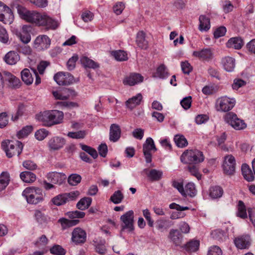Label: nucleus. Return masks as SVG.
Segmentation results:
<instances>
[{
	"label": "nucleus",
	"mask_w": 255,
	"mask_h": 255,
	"mask_svg": "<svg viewBox=\"0 0 255 255\" xmlns=\"http://www.w3.org/2000/svg\"><path fill=\"white\" fill-rule=\"evenodd\" d=\"M51 41L45 35L38 36L34 41V47L38 50H44L50 46Z\"/></svg>",
	"instance_id": "obj_14"
},
{
	"label": "nucleus",
	"mask_w": 255,
	"mask_h": 255,
	"mask_svg": "<svg viewBox=\"0 0 255 255\" xmlns=\"http://www.w3.org/2000/svg\"><path fill=\"white\" fill-rule=\"evenodd\" d=\"M142 99V96L141 94H138L136 96L129 99L126 102V105L128 108L132 109L139 105Z\"/></svg>",
	"instance_id": "obj_31"
},
{
	"label": "nucleus",
	"mask_w": 255,
	"mask_h": 255,
	"mask_svg": "<svg viewBox=\"0 0 255 255\" xmlns=\"http://www.w3.org/2000/svg\"><path fill=\"white\" fill-rule=\"evenodd\" d=\"M184 191L185 193L184 197L187 196H194L196 194V190L194 184L193 183L187 184L184 189Z\"/></svg>",
	"instance_id": "obj_41"
},
{
	"label": "nucleus",
	"mask_w": 255,
	"mask_h": 255,
	"mask_svg": "<svg viewBox=\"0 0 255 255\" xmlns=\"http://www.w3.org/2000/svg\"><path fill=\"white\" fill-rule=\"evenodd\" d=\"M79 194V192L78 191L60 194L53 197L51 199V202L56 206H61L68 202L76 200Z\"/></svg>",
	"instance_id": "obj_6"
},
{
	"label": "nucleus",
	"mask_w": 255,
	"mask_h": 255,
	"mask_svg": "<svg viewBox=\"0 0 255 255\" xmlns=\"http://www.w3.org/2000/svg\"><path fill=\"white\" fill-rule=\"evenodd\" d=\"M242 175L244 178L248 182H252L254 180V174L248 165L243 164L242 166Z\"/></svg>",
	"instance_id": "obj_28"
},
{
	"label": "nucleus",
	"mask_w": 255,
	"mask_h": 255,
	"mask_svg": "<svg viewBox=\"0 0 255 255\" xmlns=\"http://www.w3.org/2000/svg\"><path fill=\"white\" fill-rule=\"evenodd\" d=\"M4 75L5 80L8 82L9 87L15 89L20 87L21 82L16 76L9 72H5Z\"/></svg>",
	"instance_id": "obj_23"
},
{
	"label": "nucleus",
	"mask_w": 255,
	"mask_h": 255,
	"mask_svg": "<svg viewBox=\"0 0 255 255\" xmlns=\"http://www.w3.org/2000/svg\"><path fill=\"white\" fill-rule=\"evenodd\" d=\"M53 95L56 99L65 100L70 97L75 96L76 95V93L75 91L72 89H66L61 92H53Z\"/></svg>",
	"instance_id": "obj_21"
},
{
	"label": "nucleus",
	"mask_w": 255,
	"mask_h": 255,
	"mask_svg": "<svg viewBox=\"0 0 255 255\" xmlns=\"http://www.w3.org/2000/svg\"><path fill=\"white\" fill-rule=\"evenodd\" d=\"M170 222L168 220H159L156 222V229L160 232H163L171 226V224H170Z\"/></svg>",
	"instance_id": "obj_43"
},
{
	"label": "nucleus",
	"mask_w": 255,
	"mask_h": 255,
	"mask_svg": "<svg viewBox=\"0 0 255 255\" xmlns=\"http://www.w3.org/2000/svg\"><path fill=\"white\" fill-rule=\"evenodd\" d=\"M0 42L3 44H8L9 42L7 32L1 25H0Z\"/></svg>",
	"instance_id": "obj_50"
},
{
	"label": "nucleus",
	"mask_w": 255,
	"mask_h": 255,
	"mask_svg": "<svg viewBox=\"0 0 255 255\" xmlns=\"http://www.w3.org/2000/svg\"><path fill=\"white\" fill-rule=\"evenodd\" d=\"M251 238L248 235H241L235 238L234 242L239 249H246L251 245Z\"/></svg>",
	"instance_id": "obj_16"
},
{
	"label": "nucleus",
	"mask_w": 255,
	"mask_h": 255,
	"mask_svg": "<svg viewBox=\"0 0 255 255\" xmlns=\"http://www.w3.org/2000/svg\"><path fill=\"white\" fill-rule=\"evenodd\" d=\"M13 14L11 10L2 2L0 1V21L6 23L13 19Z\"/></svg>",
	"instance_id": "obj_17"
},
{
	"label": "nucleus",
	"mask_w": 255,
	"mask_h": 255,
	"mask_svg": "<svg viewBox=\"0 0 255 255\" xmlns=\"http://www.w3.org/2000/svg\"><path fill=\"white\" fill-rule=\"evenodd\" d=\"M21 77L23 82L27 85L33 83V77L28 69L25 68L21 72Z\"/></svg>",
	"instance_id": "obj_32"
},
{
	"label": "nucleus",
	"mask_w": 255,
	"mask_h": 255,
	"mask_svg": "<svg viewBox=\"0 0 255 255\" xmlns=\"http://www.w3.org/2000/svg\"><path fill=\"white\" fill-rule=\"evenodd\" d=\"M121 130L120 126L117 124H112L110 129L109 139L113 142L117 141L120 138Z\"/></svg>",
	"instance_id": "obj_24"
},
{
	"label": "nucleus",
	"mask_w": 255,
	"mask_h": 255,
	"mask_svg": "<svg viewBox=\"0 0 255 255\" xmlns=\"http://www.w3.org/2000/svg\"><path fill=\"white\" fill-rule=\"evenodd\" d=\"M86 131L85 130H80L77 132H69L68 136L72 138H83L86 135Z\"/></svg>",
	"instance_id": "obj_54"
},
{
	"label": "nucleus",
	"mask_w": 255,
	"mask_h": 255,
	"mask_svg": "<svg viewBox=\"0 0 255 255\" xmlns=\"http://www.w3.org/2000/svg\"><path fill=\"white\" fill-rule=\"evenodd\" d=\"M223 193V190L220 186H216L212 187L210 189V196L213 199H216L221 197Z\"/></svg>",
	"instance_id": "obj_36"
},
{
	"label": "nucleus",
	"mask_w": 255,
	"mask_h": 255,
	"mask_svg": "<svg viewBox=\"0 0 255 255\" xmlns=\"http://www.w3.org/2000/svg\"><path fill=\"white\" fill-rule=\"evenodd\" d=\"M54 79L59 85L63 86L71 84L73 82L74 78L69 73L60 72L54 75Z\"/></svg>",
	"instance_id": "obj_13"
},
{
	"label": "nucleus",
	"mask_w": 255,
	"mask_h": 255,
	"mask_svg": "<svg viewBox=\"0 0 255 255\" xmlns=\"http://www.w3.org/2000/svg\"><path fill=\"white\" fill-rule=\"evenodd\" d=\"M8 122V118L6 113L0 114V128L5 127Z\"/></svg>",
	"instance_id": "obj_61"
},
{
	"label": "nucleus",
	"mask_w": 255,
	"mask_h": 255,
	"mask_svg": "<svg viewBox=\"0 0 255 255\" xmlns=\"http://www.w3.org/2000/svg\"><path fill=\"white\" fill-rule=\"evenodd\" d=\"M48 131L44 128H42L35 132V136L38 140H42L48 135Z\"/></svg>",
	"instance_id": "obj_53"
},
{
	"label": "nucleus",
	"mask_w": 255,
	"mask_h": 255,
	"mask_svg": "<svg viewBox=\"0 0 255 255\" xmlns=\"http://www.w3.org/2000/svg\"><path fill=\"white\" fill-rule=\"evenodd\" d=\"M33 130V127L31 126H26L23 127L17 133L18 138H22L27 136Z\"/></svg>",
	"instance_id": "obj_48"
},
{
	"label": "nucleus",
	"mask_w": 255,
	"mask_h": 255,
	"mask_svg": "<svg viewBox=\"0 0 255 255\" xmlns=\"http://www.w3.org/2000/svg\"><path fill=\"white\" fill-rule=\"evenodd\" d=\"M192 98L191 96H188L182 99L180 104L182 107L185 110H187L190 108L191 105Z\"/></svg>",
	"instance_id": "obj_57"
},
{
	"label": "nucleus",
	"mask_w": 255,
	"mask_h": 255,
	"mask_svg": "<svg viewBox=\"0 0 255 255\" xmlns=\"http://www.w3.org/2000/svg\"><path fill=\"white\" fill-rule=\"evenodd\" d=\"M168 76L165 66L163 64L160 65L157 69L156 72L154 74L153 77L161 79L166 78Z\"/></svg>",
	"instance_id": "obj_42"
},
{
	"label": "nucleus",
	"mask_w": 255,
	"mask_h": 255,
	"mask_svg": "<svg viewBox=\"0 0 255 255\" xmlns=\"http://www.w3.org/2000/svg\"><path fill=\"white\" fill-rule=\"evenodd\" d=\"M168 238L175 246H180L182 243V235L177 229L170 230L168 235Z\"/></svg>",
	"instance_id": "obj_22"
},
{
	"label": "nucleus",
	"mask_w": 255,
	"mask_h": 255,
	"mask_svg": "<svg viewBox=\"0 0 255 255\" xmlns=\"http://www.w3.org/2000/svg\"><path fill=\"white\" fill-rule=\"evenodd\" d=\"M181 69L184 74H189L192 71V67L187 61L183 62L181 64Z\"/></svg>",
	"instance_id": "obj_64"
},
{
	"label": "nucleus",
	"mask_w": 255,
	"mask_h": 255,
	"mask_svg": "<svg viewBox=\"0 0 255 255\" xmlns=\"http://www.w3.org/2000/svg\"><path fill=\"white\" fill-rule=\"evenodd\" d=\"M225 120L228 124L237 130L242 129L246 127V124L245 122L239 119L237 116L233 113L227 114L225 117Z\"/></svg>",
	"instance_id": "obj_9"
},
{
	"label": "nucleus",
	"mask_w": 255,
	"mask_h": 255,
	"mask_svg": "<svg viewBox=\"0 0 255 255\" xmlns=\"http://www.w3.org/2000/svg\"><path fill=\"white\" fill-rule=\"evenodd\" d=\"M124 199V195L120 190L116 191L111 197L110 200L115 204L120 203Z\"/></svg>",
	"instance_id": "obj_49"
},
{
	"label": "nucleus",
	"mask_w": 255,
	"mask_h": 255,
	"mask_svg": "<svg viewBox=\"0 0 255 255\" xmlns=\"http://www.w3.org/2000/svg\"><path fill=\"white\" fill-rule=\"evenodd\" d=\"M80 61L82 64L85 67L94 69L98 67L96 63L87 57H82Z\"/></svg>",
	"instance_id": "obj_44"
},
{
	"label": "nucleus",
	"mask_w": 255,
	"mask_h": 255,
	"mask_svg": "<svg viewBox=\"0 0 255 255\" xmlns=\"http://www.w3.org/2000/svg\"><path fill=\"white\" fill-rule=\"evenodd\" d=\"M78 59L77 55H74L70 58L67 62V68L69 70H72L74 69L75 67L76 62Z\"/></svg>",
	"instance_id": "obj_59"
},
{
	"label": "nucleus",
	"mask_w": 255,
	"mask_h": 255,
	"mask_svg": "<svg viewBox=\"0 0 255 255\" xmlns=\"http://www.w3.org/2000/svg\"><path fill=\"white\" fill-rule=\"evenodd\" d=\"M223 164V171L225 174L229 175H233L235 172L236 160L231 154L224 157Z\"/></svg>",
	"instance_id": "obj_11"
},
{
	"label": "nucleus",
	"mask_w": 255,
	"mask_h": 255,
	"mask_svg": "<svg viewBox=\"0 0 255 255\" xmlns=\"http://www.w3.org/2000/svg\"><path fill=\"white\" fill-rule=\"evenodd\" d=\"M143 81V77L139 73H132L125 77L123 83L125 85L132 86L141 83Z\"/></svg>",
	"instance_id": "obj_15"
},
{
	"label": "nucleus",
	"mask_w": 255,
	"mask_h": 255,
	"mask_svg": "<svg viewBox=\"0 0 255 255\" xmlns=\"http://www.w3.org/2000/svg\"><path fill=\"white\" fill-rule=\"evenodd\" d=\"M199 246V241H191L185 245V249L188 252H194L198 250Z\"/></svg>",
	"instance_id": "obj_46"
},
{
	"label": "nucleus",
	"mask_w": 255,
	"mask_h": 255,
	"mask_svg": "<svg viewBox=\"0 0 255 255\" xmlns=\"http://www.w3.org/2000/svg\"><path fill=\"white\" fill-rule=\"evenodd\" d=\"M244 44L243 40L240 37H233L230 38L226 43L227 47L233 48L235 49H241Z\"/></svg>",
	"instance_id": "obj_27"
},
{
	"label": "nucleus",
	"mask_w": 255,
	"mask_h": 255,
	"mask_svg": "<svg viewBox=\"0 0 255 255\" xmlns=\"http://www.w3.org/2000/svg\"><path fill=\"white\" fill-rule=\"evenodd\" d=\"M208 255H222V251L219 247L213 246L209 249Z\"/></svg>",
	"instance_id": "obj_62"
},
{
	"label": "nucleus",
	"mask_w": 255,
	"mask_h": 255,
	"mask_svg": "<svg viewBox=\"0 0 255 255\" xmlns=\"http://www.w3.org/2000/svg\"><path fill=\"white\" fill-rule=\"evenodd\" d=\"M87 239V234L85 230L81 228L74 229L71 234V241L76 245L85 243Z\"/></svg>",
	"instance_id": "obj_12"
},
{
	"label": "nucleus",
	"mask_w": 255,
	"mask_h": 255,
	"mask_svg": "<svg viewBox=\"0 0 255 255\" xmlns=\"http://www.w3.org/2000/svg\"><path fill=\"white\" fill-rule=\"evenodd\" d=\"M125 7V4L122 2H118L113 6L114 12L117 14H120Z\"/></svg>",
	"instance_id": "obj_58"
},
{
	"label": "nucleus",
	"mask_w": 255,
	"mask_h": 255,
	"mask_svg": "<svg viewBox=\"0 0 255 255\" xmlns=\"http://www.w3.org/2000/svg\"><path fill=\"white\" fill-rule=\"evenodd\" d=\"M48 240L45 235H42L35 243V246L39 248H43L48 243Z\"/></svg>",
	"instance_id": "obj_55"
},
{
	"label": "nucleus",
	"mask_w": 255,
	"mask_h": 255,
	"mask_svg": "<svg viewBox=\"0 0 255 255\" xmlns=\"http://www.w3.org/2000/svg\"><path fill=\"white\" fill-rule=\"evenodd\" d=\"M236 100L227 96H223L218 98L216 102V108L218 111L228 112L235 106Z\"/></svg>",
	"instance_id": "obj_7"
},
{
	"label": "nucleus",
	"mask_w": 255,
	"mask_h": 255,
	"mask_svg": "<svg viewBox=\"0 0 255 255\" xmlns=\"http://www.w3.org/2000/svg\"><path fill=\"white\" fill-rule=\"evenodd\" d=\"M81 181V176L77 174L70 175L68 179L69 184L72 186H76Z\"/></svg>",
	"instance_id": "obj_51"
},
{
	"label": "nucleus",
	"mask_w": 255,
	"mask_h": 255,
	"mask_svg": "<svg viewBox=\"0 0 255 255\" xmlns=\"http://www.w3.org/2000/svg\"><path fill=\"white\" fill-rule=\"evenodd\" d=\"M180 159L182 162L191 164L202 162L204 157L201 151L195 149L185 151L181 156Z\"/></svg>",
	"instance_id": "obj_5"
},
{
	"label": "nucleus",
	"mask_w": 255,
	"mask_h": 255,
	"mask_svg": "<svg viewBox=\"0 0 255 255\" xmlns=\"http://www.w3.org/2000/svg\"><path fill=\"white\" fill-rule=\"evenodd\" d=\"M157 150L154 141L151 137H148L143 144V152L147 163L152 160V152Z\"/></svg>",
	"instance_id": "obj_10"
},
{
	"label": "nucleus",
	"mask_w": 255,
	"mask_h": 255,
	"mask_svg": "<svg viewBox=\"0 0 255 255\" xmlns=\"http://www.w3.org/2000/svg\"><path fill=\"white\" fill-rule=\"evenodd\" d=\"M174 139L176 145L179 147L182 148L187 146L188 144L187 139L182 135H175Z\"/></svg>",
	"instance_id": "obj_47"
},
{
	"label": "nucleus",
	"mask_w": 255,
	"mask_h": 255,
	"mask_svg": "<svg viewBox=\"0 0 255 255\" xmlns=\"http://www.w3.org/2000/svg\"><path fill=\"white\" fill-rule=\"evenodd\" d=\"M47 177L49 181L58 185L62 184L67 178L65 174L57 172H50Z\"/></svg>",
	"instance_id": "obj_19"
},
{
	"label": "nucleus",
	"mask_w": 255,
	"mask_h": 255,
	"mask_svg": "<svg viewBox=\"0 0 255 255\" xmlns=\"http://www.w3.org/2000/svg\"><path fill=\"white\" fill-rule=\"evenodd\" d=\"M22 195L29 204H37L44 199L42 190L38 187H27L23 191Z\"/></svg>",
	"instance_id": "obj_3"
},
{
	"label": "nucleus",
	"mask_w": 255,
	"mask_h": 255,
	"mask_svg": "<svg viewBox=\"0 0 255 255\" xmlns=\"http://www.w3.org/2000/svg\"><path fill=\"white\" fill-rule=\"evenodd\" d=\"M1 147L8 158H11L15 155L18 156L23 149L22 143L17 140H6L3 141L1 143Z\"/></svg>",
	"instance_id": "obj_4"
},
{
	"label": "nucleus",
	"mask_w": 255,
	"mask_h": 255,
	"mask_svg": "<svg viewBox=\"0 0 255 255\" xmlns=\"http://www.w3.org/2000/svg\"><path fill=\"white\" fill-rule=\"evenodd\" d=\"M193 55L202 60L209 61L213 58V52L211 49L205 48L194 51Z\"/></svg>",
	"instance_id": "obj_20"
},
{
	"label": "nucleus",
	"mask_w": 255,
	"mask_h": 255,
	"mask_svg": "<svg viewBox=\"0 0 255 255\" xmlns=\"http://www.w3.org/2000/svg\"><path fill=\"white\" fill-rule=\"evenodd\" d=\"M62 228L66 229L75 225H76L79 222V220H68L65 218H61L58 220Z\"/></svg>",
	"instance_id": "obj_39"
},
{
	"label": "nucleus",
	"mask_w": 255,
	"mask_h": 255,
	"mask_svg": "<svg viewBox=\"0 0 255 255\" xmlns=\"http://www.w3.org/2000/svg\"><path fill=\"white\" fill-rule=\"evenodd\" d=\"M63 113L58 110H52L43 112L39 117V120L43 122V125L50 127L58 124L62 122Z\"/></svg>",
	"instance_id": "obj_2"
},
{
	"label": "nucleus",
	"mask_w": 255,
	"mask_h": 255,
	"mask_svg": "<svg viewBox=\"0 0 255 255\" xmlns=\"http://www.w3.org/2000/svg\"><path fill=\"white\" fill-rule=\"evenodd\" d=\"M200 24L199 29L201 31H208L211 27L210 19L204 15H201L199 17Z\"/></svg>",
	"instance_id": "obj_30"
},
{
	"label": "nucleus",
	"mask_w": 255,
	"mask_h": 255,
	"mask_svg": "<svg viewBox=\"0 0 255 255\" xmlns=\"http://www.w3.org/2000/svg\"><path fill=\"white\" fill-rule=\"evenodd\" d=\"M237 216L243 219L247 217L246 207L244 203L242 201H239L238 203Z\"/></svg>",
	"instance_id": "obj_45"
},
{
	"label": "nucleus",
	"mask_w": 255,
	"mask_h": 255,
	"mask_svg": "<svg viewBox=\"0 0 255 255\" xmlns=\"http://www.w3.org/2000/svg\"><path fill=\"white\" fill-rule=\"evenodd\" d=\"M146 174L151 180L158 181L161 178L163 172L161 170L152 169L148 173H147Z\"/></svg>",
	"instance_id": "obj_35"
},
{
	"label": "nucleus",
	"mask_w": 255,
	"mask_h": 255,
	"mask_svg": "<svg viewBox=\"0 0 255 255\" xmlns=\"http://www.w3.org/2000/svg\"><path fill=\"white\" fill-rule=\"evenodd\" d=\"M120 220L122 222V230H128L131 232L134 230V212L132 210H129L121 216Z\"/></svg>",
	"instance_id": "obj_8"
},
{
	"label": "nucleus",
	"mask_w": 255,
	"mask_h": 255,
	"mask_svg": "<svg viewBox=\"0 0 255 255\" xmlns=\"http://www.w3.org/2000/svg\"><path fill=\"white\" fill-rule=\"evenodd\" d=\"M136 43L138 46L143 49H146L148 47V42L145 39V34L143 31H139L137 33Z\"/></svg>",
	"instance_id": "obj_29"
},
{
	"label": "nucleus",
	"mask_w": 255,
	"mask_h": 255,
	"mask_svg": "<svg viewBox=\"0 0 255 255\" xmlns=\"http://www.w3.org/2000/svg\"><path fill=\"white\" fill-rule=\"evenodd\" d=\"M19 56L16 52L10 51L3 58L4 61L9 65H14L19 60Z\"/></svg>",
	"instance_id": "obj_25"
},
{
	"label": "nucleus",
	"mask_w": 255,
	"mask_h": 255,
	"mask_svg": "<svg viewBox=\"0 0 255 255\" xmlns=\"http://www.w3.org/2000/svg\"><path fill=\"white\" fill-rule=\"evenodd\" d=\"M10 181L9 174L7 172H2L0 175V191L4 190Z\"/></svg>",
	"instance_id": "obj_33"
},
{
	"label": "nucleus",
	"mask_w": 255,
	"mask_h": 255,
	"mask_svg": "<svg viewBox=\"0 0 255 255\" xmlns=\"http://www.w3.org/2000/svg\"><path fill=\"white\" fill-rule=\"evenodd\" d=\"M31 3H33L38 7H45L48 5L47 0H28Z\"/></svg>",
	"instance_id": "obj_60"
},
{
	"label": "nucleus",
	"mask_w": 255,
	"mask_h": 255,
	"mask_svg": "<svg viewBox=\"0 0 255 255\" xmlns=\"http://www.w3.org/2000/svg\"><path fill=\"white\" fill-rule=\"evenodd\" d=\"M66 140L62 137L54 136L49 139L48 146L50 150H58L62 148L65 144Z\"/></svg>",
	"instance_id": "obj_18"
},
{
	"label": "nucleus",
	"mask_w": 255,
	"mask_h": 255,
	"mask_svg": "<svg viewBox=\"0 0 255 255\" xmlns=\"http://www.w3.org/2000/svg\"><path fill=\"white\" fill-rule=\"evenodd\" d=\"M222 63L225 70L228 72H232L235 67V60L234 58L226 56L222 60Z\"/></svg>",
	"instance_id": "obj_26"
},
{
	"label": "nucleus",
	"mask_w": 255,
	"mask_h": 255,
	"mask_svg": "<svg viewBox=\"0 0 255 255\" xmlns=\"http://www.w3.org/2000/svg\"><path fill=\"white\" fill-rule=\"evenodd\" d=\"M112 55L117 61H123L128 59V54L124 50H119L112 51Z\"/></svg>",
	"instance_id": "obj_38"
},
{
	"label": "nucleus",
	"mask_w": 255,
	"mask_h": 255,
	"mask_svg": "<svg viewBox=\"0 0 255 255\" xmlns=\"http://www.w3.org/2000/svg\"><path fill=\"white\" fill-rule=\"evenodd\" d=\"M92 199L90 197H84L81 199L77 204V207L81 210H84L87 209L91 205Z\"/></svg>",
	"instance_id": "obj_37"
},
{
	"label": "nucleus",
	"mask_w": 255,
	"mask_h": 255,
	"mask_svg": "<svg viewBox=\"0 0 255 255\" xmlns=\"http://www.w3.org/2000/svg\"><path fill=\"white\" fill-rule=\"evenodd\" d=\"M33 217L36 222L39 224H43L46 222V216L40 210H35L33 211Z\"/></svg>",
	"instance_id": "obj_40"
},
{
	"label": "nucleus",
	"mask_w": 255,
	"mask_h": 255,
	"mask_svg": "<svg viewBox=\"0 0 255 255\" xmlns=\"http://www.w3.org/2000/svg\"><path fill=\"white\" fill-rule=\"evenodd\" d=\"M143 216L147 221L148 225L149 227H152L153 226L154 221L151 217V214L149 211L146 209L142 211Z\"/></svg>",
	"instance_id": "obj_56"
},
{
	"label": "nucleus",
	"mask_w": 255,
	"mask_h": 255,
	"mask_svg": "<svg viewBox=\"0 0 255 255\" xmlns=\"http://www.w3.org/2000/svg\"><path fill=\"white\" fill-rule=\"evenodd\" d=\"M209 120V117L207 115H199L196 117L195 122L197 124L201 125L206 123Z\"/></svg>",
	"instance_id": "obj_63"
},
{
	"label": "nucleus",
	"mask_w": 255,
	"mask_h": 255,
	"mask_svg": "<svg viewBox=\"0 0 255 255\" xmlns=\"http://www.w3.org/2000/svg\"><path fill=\"white\" fill-rule=\"evenodd\" d=\"M50 253L52 254L64 255L66 253L65 250L60 246L56 245L53 246L50 250Z\"/></svg>",
	"instance_id": "obj_52"
},
{
	"label": "nucleus",
	"mask_w": 255,
	"mask_h": 255,
	"mask_svg": "<svg viewBox=\"0 0 255 255\" xmlns=\"http://www.w3.org/2000/svg\"><path fill=\"white\" fill-rule=\"evenodd\" d=\"M17 12L20 17L27 22L46 26L47 28L55 29L58 26L57 21L44 13L28 10L23 7H18Z\"/></svg>",
	"instance_id": "obj_1"
},
{
	"label": "nucleus",
	"mask_w": 255,
	"mask_h": 255,
	"mask_svg": "<svg viewBox=\"0 0 255 255\" xmlns=\"http://www.w3.org/2000/svg\"><path fill=\"white\" fill-rule=\"evenodd\" d=\"M21 179L26 183H31L36 180V175L29 171H24L20 173Z\"/></svg>",
	"instance_id": "obj_34"
}]
</instances>
